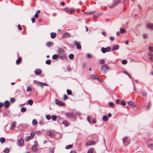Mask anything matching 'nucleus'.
I'll return each instance as SVG.
<instances>
[{
    "label": "nucleus",
    "mask_w": 153,
    "mask_h": 153,
    "mask_svg": "<svg viewBox=\"0 0 153 153\" xmlns=\"http://www.w3.org/2000/svg\"><path fill=\"white\" fill-rule=\"evenodd\" d=\"M58 53L59 58L62 60H65L68 58L67 56L65 55L64 50L62 48H59Z\"/></svg>",
    "instance_id": "obj_1"
},
{
    "label": "nucleus",
    "mask_w": 153,
    "mask_h": 153,
    "mask_svg": "<svg viewBox=\"0 0 153 153\" xmlns=\"http://www.w3.org/2000/svg\"><path fill=\"white\" fill-rule=\"evenodd\" d=\"M109 69L107 65H104L101 66V71L102 72L105 73L106 71H109Z\"/></svg>",
    "instance_id": "obj_2"
},
{
    "label": "nucleus",
    "mask_w": 153,
    "mask_h": 153,
    "mask_svg": "<svg viewBox=\"0 0 153 153\" xmlns=\"http://www.w3.org/2000/svg\"><path fill=\"white\" fill-rule=\"evenodd\" d=\"M34 145L32 147V149L34 152H37L38 150V149L37 148V146L38 144L36 140L34 142Z\"/></svg>",
    "instance_id": "obj_3"
},
{
    "label": "nucleus",
    "mask_w": 153,
    "mask_h": 153,
    "mask_svg": "<svg viewBox=\"0 0 153 153\" xmlns=\"http://www.w3.org/2000/svg\"><path fill=\"white\" fill-rule=\"evenodd\" d=\"M64 10L66 13L68 14H73L74 11L73 8H65Z\"/></svg>",
    "instance_id": "obj_4"
},
{
    "label": "nucleus",
    "mask_w": 153,
    "mask_h": 153,
    "mask_svg": "<svg viewBox=\"0 0 153 153\" xmlns=\"http://www.w3.org/2000/svg\"><path fill=\"white\" fill-rule=\"evenodd\" d=\"M111 48L109 47H107L106 48L102 47L101 49L102 52L103 53H105L107 52H109L111 51Z\"/></svg>",
    "instance_id": "obj_5"
},
{
    "label": "nucleus",
    "mask_w": 153,
    "mask_h": 153,
    "mask_svg": "<svg viewBox=\"0 0 153 153\" xmlns=\"http://www.w3.org/2000/svg\"><path fill=\"white\" fill-rule=\"evenodd\" d=\"M120 3V0H115L113 3V5L111 6H109V7L110 8H113L114 7L116 6L118 4Z\"/></svg>",
    "instance_id": "obj_6"
},
{
    "label": "nucleus",
    "mask_w": 153,
    "mask_h": 153,
    "mask_svg": "<svg viewBox=\"0 0 153 153\" xmlns=\"http://www.w3.org/2000/svg\"><path fill=\"white\" fill-rule=\"evenodd\" d=\"M90 77L91 78L93 79H97L98 80H99V79L100 76L97 75L96 74H93L92 75L90 76Z\"/></svg>",
    "instance_id": "obj_7"
},
{
    "label": "nucleus",
    "mask_w": 153,
    "mask_h": 153,
    "mask_svg": "<svg viewBox=\"0 0 153 153\" xmlns=\"http://www.w3.org/2000/svg\"><path fill=\"white\" fill-rule=\"evenodd\" d=\"M95 142L94 141H89L85 143V145L86 146H88L90 145H93L95 144Z\"/></svg>",
    "instance_id": "obj_8"
},
{
    "label": "nucleus",
    "mask_w": 153,
    "mask_h": 153,
    "mask_svg": "<svg viewBox=\"0 0 153 153\" xmlns=\"http://www.w3.org/2000/svg\"><path fill=\"white\" fill-rule=\"evenodd\" d=\"M146 27L151 30H153V24L149 23L146 25Z\"/></svg>",
    "instance_id": "obj_9"
},
{
    "label": "nucleus",
    "mask_w": 153,
    "mask_h": 153,
    "mask_svg": "<svg viewBox=\"0 0 153 153\" xmlns=\"http://www.w3.org/2000/svg\"><path fill=\"white\" fill-rule=\"evenodd\" d=\"M71 36V35L67 32L65 33L62 35V37L64 38H70Z\"/></svg>",
    "instance_id": "obj_10"
},
{
    "label": "nucleus",
    "mask_w": 153,
    "mask_h": 153,
    "mask_svg": "<svg viewBox=\"0 0 153 153\" xmlns=\"http://www.w3.org/2000/svg\"><path fill=\"white\" fill-rule=\"evenodd\" d=\"M18 145L20 146H22L24 144V141L22 139H20L18 141Z\"/></svg>",
    "instance_id": "obj_11"
},
{
    "label": "nucleus",
    "mask_w": 153,
    "mask_h": 153,
    "mask_svg": "<svg viewBox=\"0 0 153 153\" xmlns=\"http://www.w3.org/2000/svg\"><path fill=\"white\" fill-rule=\"evenodd\" d=\"M34 72L35 74L37 75H39L42 73L41 70L39 69H36L35 71Z\"/></svg>",
    "instance_id": "obj_12"
},
{
    "label": "nucleus",
    "mask_w": 153,
    "mask_h": 153,
    "mask_svg": "<svg viewBox=\"0 0 153 153\" xmlns=\"http://www.w3.org/2000/svg\"><path fill=\"white\" fill-rule=\"evenodd\" d=\"M66 116L68 118L73 117L74 116L72 113H67L65 114Z\"/></svg>",
    "instance_id": "obj_13"
},
{
    "label": "nucleus",
    "mask_w": 153,
    "mask_h": 153,
    "mask_svg": "<svg viewBox=\"0 0 153 153\" xmlns=\"http://www.w3.org/2000/svg\"><path fill=\"white\" fill-rule=\"evenodd\" d=\"M74 44L76 45L77 47V48L79 50H80L81 49V46L80 45V43L77 41L74 42Z\"/></svg>",
    "instance_id": "obj_14"
},
{
    "label": "nucleus",
    "mask_w": 153,
    "mask_h": 153,
    "mask_svg": "<svg viewBox=\"0 0 153 153\" xmlns=\"http://www.w3.org/2000/svg\"><path fill=\"white\" fill-rule=\"evenodd\" d=\"M123 142L125 145H127L128 144L129 142L128 140V138L125 137L123 140Z\"/></svg>",
    "instance_id": "obj_15"
},
{
    "label": "nucleus",
    "mask_w": 153,
    "mask_h": 153,
    "mask_svg": "<svg viewBox=\"0 0 153 153\" xmlns=\"http://www.w3.org/2000/svg\"><path fill=\"white\" fill-rule=\"evenodd\" d=\"M56 103L57 104L59 105H64V103L63 102L59 101L58 100H56Z\"/></svg>",
    "instance_id": "obj_16"
},
{
    "label": "nucleus",
    "mask_w": 153,
    "mask_h": 153,
    "mask_svg": "<svg viewBox=\"0 0 153 153\" xmlns=\"http://www.w3.org/2000/svg\"><path fill=\"white\" fill-rule=\"evenodd\" d=\"M4 105L5 106L6 108H8L10 106L9 102L8 101H6L4 103Z\"/></svg>",
    "instance_id": "obj_17"
},
{
    "label": "nucleus",
    "mask_w": 153,
    "mask_h": 153,
    "mask_svg": "<svg viewBox=\"0 0 153 153\" xmlns=\"http://www.w3.org/2000/svg\"><path fill=\"white\" fill-rule=\"evenodd\" d=\"M148 56L150 60L152 61H153V55L151 53H149L148 54Z\"/></svg>",
    "instance_id": "obj_18"
},
{
    "label": "nucleus",
    "mask_w": 153,
    "mask_h": 153,
    "mask_svg": "<svg viewBox=\"0 0 153 153\" xmlns=\"http://www.w3.org/2000/svg\"><path fill=\"white\" fill-rule=\"evenodd\" d=\"M22 59L21 57H19L16 61V63L17 64L19 65L21 62Z\"/></svg>",
    "instance_id": "obj_19"
},
{
    "label": "nucleus",
    "mask_w": 153,
    "mask_h": 153,
    "mask_svg": "<svg viewBox=\"0 0 153 153\" xmlns=\"http://www.w3.org/2000/svg\"><path fill=\"white\" fill-rule=\"evenodd\" d=\"M51 37L52 39L54 38L56 36V34L55 33H51Z\"/></svg>",
    "instance_id": "obj_20"
},
{
    "label": "nucleus",
    "mask_w": 153,
    "mask_h": 153,
    "mask_svg": "<svg viewBox=\"0 0 153 153\" xmlns=\"http://www.w3.org/2000/svg\"><path fill=\"white\" fill-rule=\"evenodd\" d=\"M16 126V122H13L11 124V129L15 127Z\"/></svg>",
    "instance_id": "obj_21"
},
{
    "label": "nucleus",
    "mask_w": 153,
    "mask_h": 153,
    "mask_svg": "<svg viewBox=\"0 0 153 153\" xmlns=\"http://www.w3.org/2000/svg\"><path fill=\"white\" fill-rule=\"evenodd\" d=\"M62 124H64L65 126H68L69 125V123L66 120L62 122Z\"/></svg>",
    "instance_id": "obj_22"
},
{
    "label": "nucleus",
    "mask_w": 153,
    "mask_h": 153,
    "mask_svg": "<svg viewBox=\"0 0 153 153\" xmlns=\"http://www.w3.org/2000/svg\"><path fill=\"white\" fill-rule=\"evenodd\" d=\"M119 48L118 45H115L113 48L112 50L113 51L117 50Z\"/></svg>",
    "instance_id": "obj_23"
},
{
    "label": "nucleus",
    "mask_w": 153,
    "mask_h": 153,
    "mask_svg": "<svg viewBox=\"0 0 153 153\" xmlns=\"http://www.w3.org/2000/svg\"><path fill=\"white\" fill-rule=\"evenodd\" d=\"M151 105V102H149L148 103V104L146 106V107H145L146 109V110L149 109L150 108Z\"/></svg>",
    "instance_id": "obj_24"
},
{
    "label": "nucleus",
    "mask_w": 153,
    "mask_h": 153,
    "mask_svg": "<svg viewBox=\"0 0 153 153\" xmlns=\"http://www.w3.org/2000/svg\"><path fill=\"white\" fill-rule=\"evenodd\" d=\"M128 104L129 105L131 106L132 107H134L135 106V105L132 102H128Z\"/></svg>",
    "instance_id": "obj_25"
},
{
    "label": "nucleus",
    "mask_w": 153,
    "mask_h": 153,
    "mask_svg": "<svg viewBox=\"0 0 153 153\" xmlns=\"http://www.w3.org/2000/svg\"><path fill=\"white\" fill-rule=\"evenodd\" d=\"M58 57H59V56H58V55L57 54H54L52 56V58L54 60L56 59Z\"/></svg>",
    "instance_id": "obj_26"
},
{
    "label": "nucleus",
    "mask_w": 153,
    "mask_h": 153,
    "mask_svg": "<svg viewBox=\"0 0 153 153\" xmlns=\"http://www.w3.org/2000/svg\"><path fill=\"white\" fill-rule=\"evenodd\" d=\"M32 138L30 136H27L25 138V141H28L32 139Z\"/></svg>",
    "instance_id": "obj_27"
},
{
    "label": "nucleus",
    "mask_w": 153,
    "mask_h": 153,
    "mask_svg": "<svg viewBox=\"0 0 153 153\" xmlns=\"http://www.w3.org/2000/svg\"><path fill=\"white\" fill-rule=\"evenodd\" d=\"M35 134V132L33 131H32L30 133V136L32 138H33L34 137Z\"/></svg>",
    "instance_id": "obj_28"
},
{
    "label": "nucleus",
    "mask_w": 153,
    "mask_h": 153,
    "mask_svg": "<svg viewBox=\"0 0 153 153\" xmlns=\"http://www.w3.org/2000/svg\"><path fill=\"white\" fill-rule=\"evenodd\" d=\"M38 122H37L36 120L34 119L32 121V124L35 126L37 124Z\"/></svg>",
    "instance_id": "obj_29"
},
{
    "label": "nucleus",
    "mask_w": 153,
    "mask_h": 153,
    "mask_svg": "<svg viewBox=\"0 0 153 153\" xmlns=\"http://www.w3.org/2000/svg\"><path fill=\"white\" fill-rule=\"evenodd\" d=\"M53 44V43L52 42H47L46 44V45L47 46L49 47L50 46H51Z\"/></svg>",
    "instance_id": "obj_30"
},
{
    "label": "nucleus",
    "mask_w": 153,
    "mask_h": 153,
    "mask_svg": "<svg viewBox=\"0 0 153 153\" xmlns=\"http://www.w3.org/2000/svg\"><path fill=\"white\" fill-rule=\"evenodd\" d=\"M4 152L5 153H8L10 152V149L9 148H6L4 150Z\"/></svg>",
    "instance_id": "obj_31"
},
{
    "label": "nucleus",
    "mask_w": 153,
    "mask_h": 153,
    "mask_svg": "<svg viewBox=\"0 0 153 153\" xmlns=\"http://www.w3.org/2000/svg\"><path fill=\"white\" fill-rule=\"evenodd\" d=\"M5 141V139L4 138L1 137L0 139V141L2 143H4Z\"/></svg>",
    "instance_id": "obj_32"
},
{
    "label": "nucleus",
    "mask_w": 153,
    "mask_h": 153,
    "mask_svg": "<svg viewBox=\"0 0 153 153\" xmlns=\"http://www.w3.org/2000/svg\"><path fill=\"white\" fill-rule=\"evenodd\" d=\"M102 118L103 120L104 121H106L108 120V118L106 116H103Z\"/></svg>",
    "instance_id": "obj_33"
},
{
    "label": "nucleus",
    "mask_w": 153,
    "mask_h": 153,
    "mask_svg": "<svg viewBox=\"0 0 153 153\" xmlns=\"http://www.w3.org/2000/svg\"><path fill=\"white\" fill-rule=\"evenodd\" d=\"M52 120L53 121H56V119L57 117L54 115H53L52 116Z\"/></svg>",
    "instance_id": "obj_34"
},
{
    "label": "nucleus",
    "mask_w": 153,
    "mask_h": 153,
    "mask_svg": "<svg viewBox=\"0 0 153 153\" xmlns=\"http://www.w3.org/2000/svg\"><path fill=\"white\" fill-rule=\"evenodd\" d=\"M94 151V149L91 148L90 149L88 152V153H93Z\"/></svg>",
    "instance_id": "obj_35"
},
{
    "label": "nucleus",
    "mask_w": 153,
    "mask_h": 153,
    "mask_svg": "<svg viewBox=\"0 0 153 153\" xmlns=\"http://www.w3.org/2000/svg\"><path fill=\"white\" fill-rule=\"evenodd\" d=\"M28 103L30 105H32L33 102L32 100H28Z\"/></svg>",
    "instance_id": "obj_36"
},
{
    "label": "nucleus",
    "mask_w": 153,
    "mask_h": 153,
    "mask_svg": "<svg viewBox=\"0 0 153 153\" xmlns=\"http://www.w3.org/2000/svg\"><path fill=\"white\" fill-rule=\"evenodd\" d=\"M73 146L72 145H67L66 146L65 148L66 149H68L71 148Z\"/></svg>",
    "instance_id": "obj_37"
},
{
    "label": "nucleus",
    "mask_w": 153,
    "mask_h": 153,
    "mask_svg": "<svg viewBox=\"0 0 153 153\" xmlns=\"http://www.w3.org/2000/svg\"><path fill=\"white\" fill-rule=\"evenodd\" d=\"M120 33H123L125 32L126 30L125 29L122 28H120Z\"/></svg>",
    "instance_id": "obj_38"
},
{
    "label": "nucleus",
    "mask_w": 153,
    "mask_h": 153,
    "mask_svg": "<svg viewBox=\"0 0 153 153\" xmlns=\"http://www.w3.org/2000/svg\"><path fill=\"white\" fill-rule=\"evenodd\" d=\"M50 137H52L54 135V134L53 132H49V135Z\"/></svg>",
    "instance_id": "obj_39"
},
{
    "label": "nucleus",
    "mask_w": 153,
    "mask_h": 153,
    "mask_svg": "<svg viewBox=\"0 0 153 153\" xmlns=\"http://www.w3.org/2000/svg\"><path fill=\"white\" fill-rule=\"evenodd\" d=\"M39 85L41 86H48V85L45 83H43L41 82H40Z\"/></svg>",
    "instance_id": "obj_40"
},
{
    "label": "nucleus",
    "mask_w": 153,
    "mask_h": 153,
    "mask_svg": "<svg viewBox=\"0 0 153 153\" xmlns=\"http://www.w3.org/2000/svg\"><path fill=\"white\" fill-rule=\"evenodd\" d=\"M67 94L69 95H71L72 93L71 91L70 90L67 89Z\"/></svg>",
    "instance_id": "obj_41"
},
{
    "label": "nucleus",
    "mask_w": 153,
    "mask_h": 153,
    "mask_svg": "<svg viewBox=\"0 0 153 153\" xmlns=\"http://www.w3.org/2000/svg\"><path fill=\"white\" fill-rule=\"evenodd\" d=\"M149 49L150 52H153V47L152 46H149Z\"/></svg>",
    "instance_id": "obj_42"
},
{
    "label": "nucleus",
    "mask_w": 153,
    "mask_h": 153,
    "mask_svg": "<svg viewBox=\"0 0 153 153\" xmlns=\"http://www.w3.org/2000/svg\"><path fill=\"white\" fill-rule=\"evenodd\" d=\"M26 111V109L25 107H23L21 109V111L23 112H25Z\"/></svg>",
    "instance_id": "obj_43"
},
{
    "label": "nucleus",
    "mask_w": 153,
    "mask_h": 153,
    "mask_svg": "<svg viewBox=\"0 0 153 153\" xmlns=\"http://www.w3.org/2000/svg\"><path fill=\"white\" fill-rule=\"evenodd\" d=\"M74 57V55L72 54H70L69 55V57L71 59H73Z\"/></svg>",
    "instance_id": "obj_44"
},
{
    "label": "nucleus",
    "mask_w": 153,
    "mask_h": 153,
    "mask_svg": "<svg viewBox=\"0 0 153 153\" xmlns=\"http://www.w3.org/2000/svg\"><path fill=\"white\" fill-rule=\"evenodd\" d=\"M105 62V60L103 59L101 60L100 61L99 63L101 64H103Z\"/></svg>",
    "instance_id": "obj_45"
},
{
    "label": "nucleus",
    "mask_w": 153,
    "mask_h": 153,
    "mask_svg": "<svg viewBox=\"0 0 153 153\" xmlns=\"http://www.w3.org/2000/svg\"><path fill=\"white\" fill-rule=\"evenodd\" d=\"M34 83L36 84L37 85H39L40 82H39V81H38L36 80H34L33 81Z\"/></svg>",
    "instance_id": "obj_46"
},
{
    "label": "nucleus",
    "mask_w": 153,
    "mask_h": 153,
    "mask_svg": "<svg viewBox=\"0 0 153 153\" xmlns=\"http://www.w3.org/2000/svg\"><path fill=\"white\" fill-rule=\"evenodd\" d=\"M54 153V149L51 148L50 149L49 153Z\"/></svg>",
    "instance_id": "obj_47"
},
{
    "label": "nucleus",
    "mask_w": 153,
    "mask_h": 153,
    "mask_svg": "<svg viewBox=\"0 0 153 153\" xmlns=\"http://www.w3.org/2000/svg\"><path fill=\"white\" fill-rule=\"evenodd\" d=\"M109 105L111 106V107H113L114 106V103L112 102H109Z\"/></svg>",
    "instance_id": "obj_48"
},
{
    "label": "nucleus",
    "mask_w": 153,
    "mask_h": 153,
    "mask_svg": "<svg viewBox=\"0 0 153 153\" xmlns=\"http://www.w3.org/2000/svg\"><path fill=\"white\" fill-rule=\"evenodd\" d=\"M92 118L91 117L88 116L87 118V120L89 122H91V120Z\"/></svg>",
    "instance_id": "obj_49"
},
{
    "label": "nucleus",
    "mask_w": 153,
    "mask_h": 153,
    "mask_svg": "<svg viewBox=\"0 0 153 153\" xmlns=\"http://www.w3.org/2000/svg\"><path fill=\"white\" fill-rule=\"evenodd\" d=\"M127 61L126 60H124L122 62V63L123 65L126 64L127 63Z\"/></svg>",
    "instance_id": "obj_50"
},
{
    "label": "nucleus",
    "mask_w": 153,
    "mask_h": 153,
    "mask_svg": "<svg viewBox=\"0 0 153 153\" xmlns=\"http://www.w3.org/2000/svg\"><path fill=\"white\" fill-rule=\"evenodd\" d=\"M46 118L47 120H49L51 119V117L49 115H47L46 116Z\"/></svg>",
    "instance_id": "obj_51"
},
{
    "label": "nucleus",
    "mask_w": 153,
    "mask_h": 153,
    "mask_svg": "<svg viewBox=\"0 0 153 153\" xmlns=\"http://www.w3.org/2000/svg\"><path fill=\"white\" fill-rule=\"evenodd\" d=\"M10 101L12 103H13L15 101V99L14 98H11Z\"/></svg>",
    "instance_id": "obj_52"
},
{
    "label": "nucleus",
    "mask_w": 153,
    "mask_h": 153,
    "mask_svg": "<svg viewBox=\"0 0 153 153\" xmlns=\"http://www.w3.org/2000/svg\"><path fill=\"white\" fill-rule=\"evenodd\" d=\"M46 64L48 65H50L51 63V61L50 60H47L46 62Z\"/></svg>",
    "instance_id": "obj_53"
},
{
    "label": "nucleus",
    "mask_w": 153,
    "mask_h": 153,
    "mask_svg": "<svg viewBox=\"0 0 153 153\" xmlns=\"http://www.w3.org/2000/svg\"><path fill=\"white\" fill-rule=\"evenodd\" d=\"M142 95L144 97H146L147 95V93L145 91H143L142 92Z\"/></svg>",
    "instance_id": "obj_54"
},
{
    "label": "nucleus",
    "mask_w": 153,
    "mask_h": 153,
    "mask_svg": "<svg viewBox=\"0 0 153 153\" xmlns=\"http://www.w3.org/2000/svg\"><path fill=\"white\" fill-rule=\"evenodd\" d=\"M31 88L30 87H27V91H31Z\"/></svg>",
    "instance_id": "obj_55"
},
{
    "label": "nucleus",
    "mask_w": 153,
    "mask_h": 153,
    "mask_svg": "<svg viewBox=\"0 0 153 153\" xmlns=\"http://www.w3.org/2000/svg\"><path fill=\"white\" fill-rule=\"evenodd\" d=\"M116 102L118 103V104H121V102L120 101V100H119V99H117V100H116Z\"/></svg>",
    "instance_id": "obj_56"
},
{
    "label": "nucleus",
    "mask_w": 153,
    "mask_h": 153,
    "mask_svg": "<svg viewBox=\"0 0 153 153\" xmlns=\"http://www.w3.org/2000/svg\"><path fill=\"white\" fill-rule=\"evenodd\" d=\"M18 28L19 30H22V28L19 24L18 25Z\"/></svg>",
    "instance_id": "obj_57"
},
{
    "label": "nucleus",
    "mask_w": 153,
    "mask_h": 153,
    "mask_svg": "<svg viewBox=\"0 0 153 153\" xmlns=\"http://www.w3.org/2000/svg\"><path fill=\"white\" fill-rule=\"evenodd\" d=\"M67 98H68V96L66 94L64 95V100H66Z\"/></svg>",
    "instance_id": "obj_58"
},
{
    "label": "nucleus",
    "mask_w": 153,
    "mask_h": 153,
    "mask_svg": "<svg viewBox=\"0 0 153 153\" xmlns=\"http://www.w3.org/2000/svg\"><path fill=\"white\" fill-rule=\"evenodd\" d=\"M36 134L39 135L41 134V132L40 131H36Z\"/></svg>",
    "instance_id": "obj_59"
},
{
    "label": "nucleus",
    "mask_w": 153,
    "mask_h": 153,
    "mask_svg": "<svg viewBox=\"0 0 153 153\" xmlns=\"http://www.w3.org/2000/svg\"><path fill=\"white\" fill-rule=\"evenodd\" d=\"M121 104L123 105H125L126 104V102L124 101H122L121 102Z\"/></svg>",
    "instance_id": "obj_60"
},
{
    "label": "nucleus",
    "mask_w": 153,
    "mask_h": 153,
    "mask_svg": "<svg viewBox=\"0 0 153 153\" xmlns=\"http://www.w3.org/2000/svg\"><path fill=\"white\" fill-rule=\"evenodd\" d=\"M87 57L89 58H92L91 55L90 54L88 53L87 55Z\"/></svg>",
    "instance_id": "obj_61"
},
{
    "label": "nucleus",
    "mask_w": 153,
    "mask_h": 153,
    "mask_svg": "<svg viewBox=\"0 0 153 153\" xmlns=\"http://www.w3.org/2000/svg\"><path fill=\"white\" fill-rule=\"evenodd\" d=\"M110 39L111 41H113L114 40V38L113 37L111 36L110 37Z\"/></svg>",
    "instance_id": "obj_62"
},
{
    "label": "nucleus",
    "mask_w": 153,
    "mask_h": 153,
    "mask_svg": "<svg viewBox=\"0 0 153 153\" xmlns=\"http://www.w3.org/2000/svg\"><path fill=\"white\" fill-rule=\"evenodd\" d=\"M35 18H36L38 17V15L36 13L34 16Z\"/></svg>",
    "instance_id": "obj_63"
},
{
    "label": "nucleus",
    "mask_w": 153,
    "mask_h": 153,
    "mask_svg": "<svg viewBox=\"0 0 153 153\" xmlns=\"http://www.w3.org/2000/svg\"><path fill=\"white\" fill-rule=\"evenodd\" d=\"M144 38H146L148 37V36L147 34H144L143 36Z\"/></svg>",
    "instance_id": "obj_64"
}]
</instances>
